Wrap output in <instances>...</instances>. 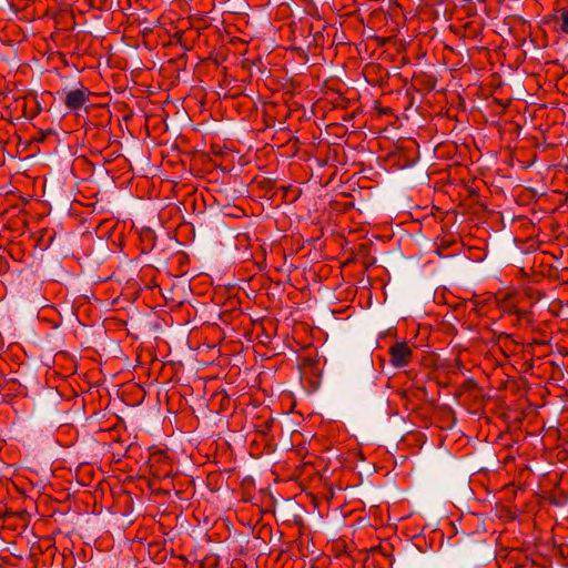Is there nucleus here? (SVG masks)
I'll use <instances>...</instances> for the list:
<instances>
[{
  "label": "nucleus",
  "instance_id": "f257e3e1",
  "mask_svg": "<svg viewBox=\"0 0 568 568\" xmlns=\"http://www.w3.org/2000/svg\"><path fill=\"white\" fill-rule=\"evenodd\" d=\"M389 362L396 367L407 366L413 357V351L406 342H396L388 348Z\"/></svg>",
  "mask_w": 568,
  "mask_h": 568
},
{
  "label": "nucleus",
  "instance_id": "f03ea898",
  "mask_svg": "<svg viewBox=\"0 0 568 568\" xmlns=\"http://www.w3.org/2000/svg\"><path fill=\"white\" fill-rule=\"evenodd\" d=\"M90 94L91 92L84 87L69 91L64 104L70 111H78L89 101Z\"/></svg>",
  "mask_w": 568,
  "mask_h": 568
},
{
  "label": "nucleus",
  "instance_id": "7ed1b4c3",
  "mask_svg": "<svg viewBox=\"0 0 568 568\" xmlns=\"http://www.w3.org/2000/svg\"><path fill=\"white\" fill-rule=\"evenodd\" d=\"M558 14V19L560 20V30L564 33H568V8L559 9Z\"/></svg>",
  "mask_w": 568,
  "mask_h": 568
}]
</instances>
